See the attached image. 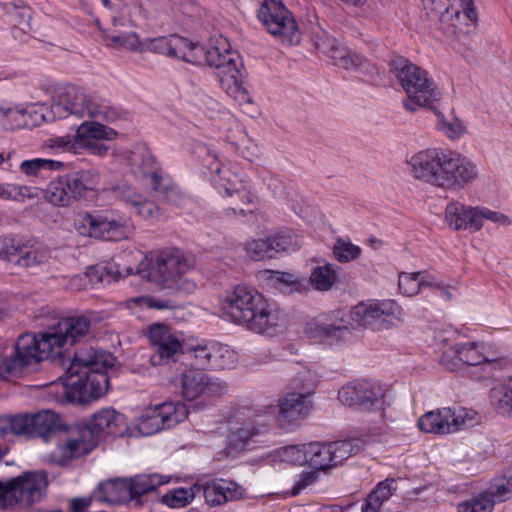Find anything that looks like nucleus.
Here are the masks:
<instances>
[{
  "instance_id": "obj_46",
  "label": "nucleus",
  "mask_w": 512,
  "mask_h": 512,
  "mask_svg": "<svg viewBox=\"0 0 512 512\" xmlns=\"http://www.w3.org/2000/svg\"><path fill=\"white\" fill-rule=\"evenodd\" d=\"M237 360V355L228 345H212V367L215 369H225L233 365Z\"/></svg>"
},
{
  "instance_id": "obj_39",
  "label": "nucleus",
  "mask_w": 512,
  "mask_h": 512,
  "mask_svg": "<svg viewBox=\"0 0 512 512\" xmlns=\"http://www.w3.org/2000/svg\"><path fill=\"white\" fill-rule=\"evenodd\" d=\"M50 250L41 244H34L28 247L23 244L21 254L17 258V265L31 268L46 263L50 258Z\"/></svg>"
},
{
  "instance_id": "obj_27",
  "label": "nucleus",
  "mask_w": 512,
  "mask_h": 512,
  "mask_svg": "<svg viewBox=\"0 0 512 512\" xmlns=\"http://www.w3.org/2000/svg\"><path fill=\"white\" fill-rule=\"evenodd\" d=\"M477 207L451 202L445 210V222L453 230H479Z\"/></svg>"
},
{
  "instance_id": "obj_26",
  "label": "nucleus",
  "mask_w": 512,
  "mask_h": 512,
  "mask_svg": "<svg viewBox=\"0 0 512 512\" xmlns=\"http://www.w3.org/2000/svg\"><path fill=\"white\" fill-rule=\"evenodd\" d=\"M140 165L143 167V175L150 177L153 190L163 195L167 202L178 205L182 199L181 192L176 185L164 183L158 173L154 156L148 152L142 154Z\"/></svg>"
},
{
  "instance_id": "obj_5",
  "label": "nucleus",
  "mask_w": 512,
  "mask_h": 512,
  "mask_svg": "<svg viewBox=\"0 0 512 512\" xmlns=\"http://www.w3.org/2000/svg\"><path fill=\"white\" fill-rule=\"evenodd\" d=\"M205 54V62L216 69L222 88L239 105L251 104L252 97L243 86L242 61L236 51H232L226 38L220 37L216 45L205 49L197 48Z\"/></svg>"
},
{
  "instance_id": "obj_14",
  "label": "nucleus",
  "mask_w": 512,
  "mask_h": 512,
  "mask_svg": "<svg viewBox=\"0 0 512 512\" xmlns=\"http://www.w3.org/2000/svg\"><path fill=\"white\" fill-rule=\"evenodd\" d=\"M308 466L316 471L332 469L352 454L356 453L358 447L351 441L340 440L334 442H310L307 443Z\"/></svg>"
},
{
  "instance_id": "obj_21",
  "label": "nucleus",
  "mask_w": 512,
  "mask_h": 512,
  "mask_svg": "<svg viewBox=\"0 0 512 512\" xmlns=\"http://www.w3.org/2000/svg\"><path fill=\"white\" fill-rule=\"evenodd\" d=\"M35 341L31 334L27 333L18 338L15 345V355L9 359L0 357V378L17 375L23 368L37 364V358L33 354Z\"/></svg>"
},
{
  "instance_id": "obj_54",
  "label": "nucleus",
  "mask_w": 512,
  "mask_h": 512,
  "mask_svg": "<svg viewBox=\"0 0 512 512\" xmlns=\"http://www.w3.org/2000/svg\"><path fill=\"white\" fill-rule=\"evenodd\" d=\"M502 483L491 486L498 502L505 501L512 493V464L506 467L502 475Z\"/></svg>"
},
{
  "instance_id": "obj_30",
  "label": "nucleus",
  "mask_w": 512,
  "mask_h": 512,
  "mask_svg": "<svg viewBox=\"0 0 512 512\" xmlns=\"http://www.w3.org/2000/svg\"><path fill=\"white\" fill-rule=\"evenodd\" d=\"M66 178L75 199L85 197L88 192L95 191L100 182L99 172L95 169L80 170L66 175Z\"/></svg>"
},
{
  "instance_id": "obj_23",
  "label": "nucleus",
  "mask_w": 512,
  "mask_h": 512,
  "mask_svg": "<svg viewBox=\"0 0 512 512\" xmlns=\"http://www.w3.org/2000/svg\"><path fill=\"white\" fill-rule=\"evenodd\" d=\"M188 413V408L183 403L165 402L151 411V414L142 422V426L151 425L154 427V432L160 429H168L184 421Z\"/></svg>"
},
{
  "instance_id": "obj_28",
  "label": "nucleus",
  "mask_w": 512,
  "mask_h": 512,
  "mask_svg": "<svg viewBox=\"0 0 512 512\" xmlns=\"http://www.w3.org/2000/svg\"><path fill=\"white\" fill-rule=\"evenodd\" d=\"M244 494L245 490L241 486L225 480L207 483L203 488L205 501L211 506L241 499Z\"/></svg>"
},
{
  "instance_id": "obj_25",
  "label": "nucleus",
  "mask_w": 512,
  "mask_h": 512,
  "mask_svg": "<svg viewBox=\"0 0 512 512\" xmlns=\"http://www.w3.org/2000/svg\"><path fill=\"white\" fill-rule=\"evenodd\" d=\"M97 445L90 432H85L81 425L71 429L68 438L59 445L64 461L80 458L90 453Z\"/></svg>"
},
{
  "instance_id": "obj_22",
  "label": "nucleus",
  "mask_w": 512,
  "mask_h": 512,
  "mask_svg": "<svg viewBox=\"0 0 512 512\" xmlns=\"http://www.w3.org/2000/svg\"><path fill=\"white\" fill-rule=\"evenodd\" d=\"M124 416L113 408H103L94 413L89 421L81 424L85 432H90L95 444L108 435H114L123 424Z\"/></svg>"
},
{
  "instance_id": "obj_31",
  "label": "nucleus",
  "mask_w": 512,
  "mask_h": 512,
  "mask_svg": "<svg viewBox=\"0 0 512 512\" xmlns=\"http://www.w3.org/2000/svg\"><path fill=\"white\" fill-rule=\"evenodd\" d=\"M122 199L127 204L135 208L136 213L146 220H154L160 218L159 207L153 201L147 199L142 194L125 188L122 191Z\"/></svg>"
},
{
  "instance_id": "obj_9",
  "label": "nucleus",
  "mask_w": 512,
  "mask_h": 512,
  "mask_svg": "<svg viewBox=\"0 0 512 512\" xmlns=\"http://www.w3.org/2000/svg\"><path fill=\"white\" fill-rule=\"evenodd\" d=\"M47 486L45 471H27L6 482L0 481V509L30 507L43 499Z\"/></svg>"
},
{
  "instance_id": "obj_40",
  "label": "nucleus",
  "mask_w": 512,
  "mask_h": 512,
  "mask_svg": "<svg viewBox=\"0 0 512 512\" xmlns=\"http://www.w3.org/2000/svg\"><path fill=\"white\" fill-rule=\"evenodd\" d=\"M490 400L499 413L512 418V378L507 383L494 386L490 391Z\"/></svg>"
},
{
  "instance_id": "obj_64",
  "label": "nucleus",
  "mask_w": 512,
  "mask_h": 512,
  "mask_svg": "<svg viewBox=\"0 0 512 512\" xmlns=\"http://www.w3.org/2000/svg\"><path fill=\"white\" fill-rule=\"evenodd\" d=\"M376 496L369 494L365 505L362 507V512H379L382 504L378 501Z\"/></svg>"
},
{
  "instance_id": "obj_60",
  "label": "nucleus",
  "mask_w": 512,
  "mask_h": 512,
  "mask_svg": "<svg viewBox=\"0 0 512 512\" xmlns=\"http://www.w3.org/2000/svg\"><path fill=\"white\" fill-rule=\"evenodd\" d=\"M45 147L51 149L72 150L75 148V143L69 136H61L46 140Z\"/></svg>"
},
{
  "instance_id": "obj_35",
  "label": "nucleus",
  "mask_w": 512,
  "mask_h": 512,
  "mask_svg": "<svg viewBox=\"0 0 512 512\" xmlns=\"http://www.w3.org/2000/svg\"><path fill=\"white\" fill-rule=\"evenodd\" d=\"M116 136V132L97 122L85 121L77 129L75 141L81 143L93 140H111Z\"/></svg>"
},
{
  "instance_id": "obj_47",
  "label": "nucleus",
  "mask_w": 512,
  "mask_h": 512,
  "mask_svg": "<svg viewBox=\"0 0 512 512\" xmlns=\"http://www.w3.org/2000/svg\"><path fill=\"white\" fill-rule=\"evenodd\" d=\"M23 244L10 236L0 237V259L17 264Z\"/></svg>"
},
{
  "instance_id": "obj_50",
  "label": "nucleus",
  "mask_w": 512,
  "mask_h": 512,
  "mask_svg": "<svg viewBox=\"0 0 512 512\" xmlns=\"http://www.w3.org/2000/svg\"><path fill=\"white\" fill-rule=\"evenodd\" d=\"M438 117L437 128L443 132L447 137L455 139L460 137L464 132V127L460 120L453 118L448 120L444 115L437 110H434Z\"/></svg>"
},
{
  "instance_id": "obj_16",
  "label": "nucleus",
  "mask_w": 512,
  "mask_h": 512,
  "mask_svg": "<svg viewBox=\"0 0 512 512\" xmlns=\"http://www.w3.org/2000/svg\"><path fill=\"white\" fill-rule=\"evenodd\" d=\"M339 400L349 407L362 411L383 409L384 391L382 387L370 381H356L343 386L338 392Z\"/></svg>"
},
{
  "instance_id": "obj_1",
  "label": "nucleus",
  "mask_w": 512,
  "mask_h": 512,
  "mask_svg": "<svg viewBox=\"0 0 512 512\" xmlns=\"http://www.w3.org/2000/svg\"><path fill=\"white\" fill-rule=\"evenodd\" d=\"M90 328V318L81 315L62 319L38 335L31 334L35 341L32 352L37 363L51 358L64 366L65 374L60 379L63 381V397L69 403L87 404L96 400L106 394L110 384L107 371L115 363L112 353L90 347L77 351L72 360L62 359L61 348L88 335Z\"/></svg>"
},
{
  "instance_id": "obj_55",
  "label": "nucleus",
  "mask_w": 512,
  "mask_h": 512,
  "mask_svg": "<svg viewBox=\"0 0 512 512\" xmlns=\"http://www.w3.org/2000/svg\"><path fill=\"white\" fill-rule=\"evenodd\" d=\"M396 491V480L392 478L385 479L377 484V486L371 491V495L376 496L380 504L388 500Z\"/></svg>"
},
{
  "instance_id": "obj_59",
  "label": "nucleus",
  "mask_w": 512,
  "mask_h": 512,
  "mask_svg": "<svg viewBox=\"0 0 512 512\" xmlns=\"http://www.w3.org/2000/svg\"><path fill=\"white\" fill-rule=\"evenodd\" d=\"M131 301L137 305L146 306L150 309L161 310V309H166V308L171 307L169 301H163V300H159L154 297H148V296L137 297V298L132 299Z\"/></svg>"
},
{
  "instance_id": "obj_63",
  "label": "nucleus",
  "mask_w": 512,
  "mask_h": 512,
  "mask_svg": "<svg viewBox=\"0 0 512 512\" xmlns=\"http://www.w3.org/2000/svg\"><path fill=\"white\" fill-rule=\"evenodd\" d=\"M81 145L87 147L95 155H105L108 151V146L100 142V140H91L89 142L81 143Z\"/></svg>"
},
{
  "instance_id": "obj_61",
  "label": "nucleus",
  "mask_w": 512,
  "mask_h": 512,
  "mask_svg": "<svg viewBox=\"0 0 512 512\" xmlns=\"http://www.w3.org/2000/svg\"><path fill=\"white\" fill-rule=\"evenodd\" d=\"M20 169L26 175L36 176L43 170V161L41 158L23 161L20 165Z\"/></svg>"
},
{
  "instance_id": "obj_43",
  "label": "nucleus",
  "mask_w": 512,
  "mask_h": 512,
  "mask_svg": "<svg viewBox=\"0 0 512 512\" xmlns=\"http://www.w3.org/2000/svg\"><path fill=\"white\" fill-rule=\"evenodd\" d=\"M7 15L10 23L13 25L14 33L17 31L26 33L30 28L31 10L23 5L21 1L11 3L7 7ZM14 37H18V35L14 34Z\"/></svg>"
},
{
  "instance_id": "obj_17",
  "label": "nucleus",
  "mask_w": 512,
  "mask_h": 512,
  "mask_svg": "<svg viewBox=\"0 0 512 512\" xmlns=\"http://www.w3.org/2000/svg\"><path fill=\"white\" fill-rule=\"evenodd\" d=\"M149 339L154 348V353L150 358L153 366L176 362L181 358L183 353L182 343L168 326L163 324L151 325Z\"/></svg>"
},
{
  "instance_id": "obj_13",
  "label": "nucleus",
  "mask_w": 512,
  "mask_h": 512,
  "mask_svg": "<svg viewBox=\"0 0 512 512\" xmlns=\"http://www.w3.org/2000/svg\"><path fill=\"white\" fill-rule=\"evenodd\" d=\"M127 217L109 212L105 214H78L74 219V228L82 236L115 241L125 236Z\"/></svg>"
},
{
  "instance_id": "obj_49",
  "label": "nucleus",
  "mask_w": 512,
  "mask_h": 512,
  "mask_svg": "<svg viewBox=\"0 0 512 512\" xmlns=\"http://www.w3.org/2000/svg\"><path fill=\"white\" fill-rule=\"evenodd\" d=\"M240 155L248 161H254L259 158L260 150L258 145L251 140L245 131L240 130V139L232 142Z\"/></svg>"
},
{
  "instance_id": "obj_58",
  "label": "nucleus",
  "mask_w": 512,
  "mask_h": 512,
  "mask_svg": "<svg viewBox=\"0 0 512 512\" xmlns=\"http://www.w3.org/2000/svg\"><path fill=\"white\" fill-rule=\"evenodd\" d=\"M190 45L186 49H183L179 54L178 58L183 59L186 62H190L193 64H200L202 59L205 60V54H201L197 51V48H203L202 46L196 45L192 42H189Z\"/></svg>"
},
{
  "instance_id": "obj_6",
  "label": "nucleus",
  "mask_w": 512,
  "mask_h": 512,
  "mask_svg": "<svg viewBox=\"0 0 512 512\" xmlns=\"http://www.w3.org/2000/svg\"><path fill=\"white\" fill-rule=\"evenodd\" d=\"M191 265L179 251H164L146 255L140 262L137 273L164 289L192 291L195 283L187 278Z\"/></svg>"
},
{
  "instance_id": "obj_44",
  "label": "nucleus",
  "mask_w": 512,
  "mask_h": 512,
  "mask_svg": "<svg viewBox=\"0 0 512 512\" xmlns=\"http://www.w3.org/2000/svg\"><path fill=\"white\" fill-rule=\"evenodd\" d=\"M189 41L180 36L171 38H158L152 42V47L156 52L167 55L171 58H178L183 49L188 47Z\"/></svg>"
},
{
  "instance_id": "obj_12",
  "label": "nucleus",
  "mask_w": 512,
  "mask_h": 512,
  "mask_svg": "<svg viewBox=\"0 0 512 512\" xmlns=\"http://www.w3.org/2000/svg\"><path fill=\"white\" fill-rule=\"evenodd\" d=\"M402 308L393 300L376 303L361 302L350 311V318L358 326L373 331L387 330L402 321Z\"/></svg>"
},
{
  "instance_id": "obj_36",
  "label": "nucleus",
  "mask_w": 512,
  "mask_h": 512,
  "mask_svg": "<svg viewBox=\"0 0 512 512\" xmlns=\"http://www.w3.org/2000/svg\"><path fill=\"white\" fill-rule=\"evenodd\" d=\"M220 187L230 197L236 194L244 203L255 204L256 196L250 191V181L240 178L237 174H232V178L221 177Z\"/></svg>"
},
{
  "instance_id": "obj_3",
  "label": "nucleus",
  "mask_w": 512,
  "mask_h": 512,
  "mask_svg": "<svg viewBox=\"0 0 512 512\" xmlns=\"http://www.w3.org/2000/svg\"><path fill=\"white\" fill-rule=\"evenodd\" d=\"M226 318L248 330L268 336L276 335L285 326V317L271 311L263 296L245 285H238L222 302Z\"/></svg>"
},
{
  "instance_id": "obj_24",
  "label": "nucleus",
  "mask_w": 512,
  "mask_h": 512,
  "mask_svg": "<svg viewBox=\"0 0 512 512\" xmlns=\"http://www.w3.org/2000/svg\"><path fill=\"white\" fill-rule=\"evenodd\" d=\"M312 409L309 394L288 393L279 399L278 420L282 426L303 419Z\"/></svg>"
},
{
  "instance_id": "obj_32",
  "label": "nucleus",
  "mask_w": 512,
  "mask_h": 512,
  "mask_svg": "<svg viewBox=\"0 0 512 512\" xmlns=\"http://www.w3.org/2000/svg\"><path fill=\"white\" fill-rule=\"evenodd\" d=\"M317 49L327 54L332 59L334 65L338 67L350 69L358 66L356 60H359V58H354L345 47L338 45L333 39H323L317 43Z\"/></svg>"
},
{
  "instance_id": "obj_15",
  "label": "nucleus",
  "mask_w": 512,
  "mask_h": 512,
  "mask_svg": "<svg viewBox=\"0 0 512 512\" xmlns=\"http://www.w3.org/2000/svg\"><path fill=\"white\" fill-rule=\"evenodd\" d=\"M472 420L473 416L469 417L465 408L458 410L443 408L429 411L421 416L418 427L426 433L445 435L467 428L468 425H472Z\"/></svg>"
},
{
  "instance_id": "obj_7",
  "label": "nucleus",
  "mask_w": 512,
  "mask_h": 512,
  "mask_svg": "<svg viewBox=\"0 0 512 512\" xmlns=\"http://www.w3.org/2000/svg\"><path fill=\"white\" fill-rule=\"evenodd\" d=\"M435 340L442 345L439 362L449 371H459L466 366H472L484 373L480 378H488L494 370L502 369L507 364L504 357L485 352L483 345L477 342L449 345L441 332L435 336Z\"/></svg>"
},
{
  "instance_id": "obj_10",
  "label": "nucleus",
  "mask_w": 512,
  "mask_h": 512,
  "mask_svg": "<svg viewBox=\"0 0 512 512\" xmlns=\"http://www.w3.org/2000/svg\"><path fill=\"white\" fill-rule=\"evenodd\" d=\"M59 423V416L51 410L35 414H17L0 419V436L47 438L59 427Z\"/></svg>"
},
{
  "instance_id": "obj_48",
  "label": "nucleus",
  "mask_w": 512,
  "mask_h": 512,
  "mask_svg": "<svg viewBox=\"0 0 512 512\" xmlns=\"http://www.w3.org/2000/svg\"><path fill=\"white\" fill-rule=\"evenodd\" d=\"M259 430L250 427V428H239L236 431L232 432L228 437V445L232 451L238 452L246 448L248 446L251 437L258 435Z\"/></svg>"
},
{
  "instance_id": "obj_18",
  "label": "nucleus",
  "mask_w": 512,
  "mask_h": 512,
  "mask_svg": "<svg viewBox=\"0 0 512 512\" xmlns=\"http://www.w3.org/2000/svg\"><path fill=\"white\" fill-rule=\"evenodd\" d=\"M305 333L315 342H334L350 333V327L342 312L334 310L307 323Z\"/></svg>"
},
{
  "instance_id": "obj_19",
  "label": "nucleus",
  "mask_w": 512,
  "mask_h": 512,
  "mask_svg": "<svg viewBox=\"0 0 512 512\" xmlns=\"http://www.w3.org/2000/svg\"><path fill=\"white\" fill-rule=\"evenodd\" d=\"M296 248L297 242L288 231H279L265 238L253 239L245 245L247 255L254 261L275 258L281 252Z\"/></svg>"
},
{
  "instance_id": "obj_34",
  "label": "nucleus",
  "mask_w": 512,
  "mask_h": 512,
  "mask_svg": "<svg viewBox=\"0 0 512 512\" xmlns=\"http://www.w3.org/2000/svg\"><path fill=\"white\" fill-rule=\"evenodd\" d=\"M338 280L336 267L328 262L315 266L310 273L309 283L317 291H328Z\"/></svg>"
},
{
  "instance_id": "obj_11",
  "label": "nucleus",
  "mask_w": 512,
  "mask_h": 512,
  "mask_svg": "<svg viewBox=\"0 0 512 512\" xmlns=\"http://www.w3.org/2000/svg\"><path fill=\"white\" fill-rule=\"evenodd\" d=\"M258 17L267 31L286 45H297L301 40L298 25L292 13L280 0H265Z\"/></svg>"
},
{
  "instance_id": "obj_57",
  "label": "nucleus",
  "mask_w": 512,
  "mask_h": 512,
  "mask_svg": "<svg viewBox=\"0 0 512 512\" xmlns=\"http://www.w3.org/2000/svg\"><path fill=\"white\" fill-rule=\"evenodd\" d=\"M318 476L319 475L316 470L303 472L302 474H300L299 479L291 489V495H298L303 489L314 484L317 481Z\"/></svg>"
},
{
  "instance_id": "obj_2",
  "label": "nucleus",
  "mask_w": 512,
  "mask_h": 512,
  "mask_svg": "<svg viewBox=\"0 0 512 512\" xmlns=\"http://www.w3.org/2000/svg\"><path fill=\"white\" fill-rule=\"evenodd\" d=\"M406 164L415 180L446 191L461 190L478 176L471 161L455 151L441 148L413 153Z\"/></svg>"
},
{
  "instance_id": "obj_51",
  "label": "nucleus",
  "mask_w": 512,
  "mask_h": 512,
  "mask_svg": "<svg viewBox=\"0 0 512 512\" xmlns=\"http://www.w3.org/2000/svg\"><path fill=\"white\" fill-rule=\"evenodd\" d=\"M420 276L421 272L399 274L398 286L403 294L409 297L418 294L421 289Z\"/></svg>"
},
{
  "instance_id": "obj_38",
  "label": "nucleus",
  "mask_w": 512,
  "mask_h": 512,
  "mask_svg": "<svg viewBox=\"0 0 512 512\" xmlns=\"http://www.w3.org/2000/svg\"><path fill=\"white\" fill-rule=\"evenodd\" d=\"M182 362L189 364L192 371H201L212 367V346L198 345L182 353Z\"/></svg>"
},
{
  "instance_id": "obj_53",
  "label": "nucleus",
  "mask_w": 512,
  "mask_h": 512,
  "mask_svg": "<svg viewBox=\"0 0 512 512\" xmlns=\"http://www.w3.org/2000/svg\"><path fill=\"white\" fill-rule=\"evenodd\" d=\"M307 443L302 445H291L282 451L283 460L298 465H308Z\"/></svg>"
},
{
  "instance_id": "obj_45",
  "label": "nucleus",
  "mask_w": 512,
  "mask_h": 512,
  "mask_svg": "<svg viewBox=\"0 0 512 512\" xmlns=\"http://www.w3.org/2000/svg\"><path fill=\"white\" fill-rule=\"evenodd\" d=\"M195 490L200 491V487L176 488L162 496V503L171 508H181L189 504L194 496Z\"/></svg>"
},
{
  "instance_id": "obj_33",
  "label": "nucleus",
  "mask_w": 512,
  "mask_h": 512,
  "mask_svg": "<svg viewBox=\"0 0 512 512\" xmlns=\"http://www.w3.org/2000/svg\"><path fill=\"white\" fill-rule=\"evenodd\" d=\"M44 197L55 206H68L75 200L66 176L51 181L44 190Z\"/></svg>"
},
{
  "instance_id": "obj_62",
  "label": "nucleus",
  "mask_w": 512,
  "mask_h": 512,
  "mask_svg": "<svg viewBox=\"0 0 512 512\" xmlns=\"http://www.w3.org/2000/svg\"><path fill=\"white\" fill-rule=\"evenodd\" d=\"M93 499H95L94 494L90 497H80L72 499L70 502L72 512H86L90 507Z\"/></svg>"
},
{
  "instance_id": "obj_52",
  "label": "nucleus",
  "mask_w": 512,
  "mask_h": 512,
  "mask_svg": "<svg viewBox=\"0 0 512 512\" xmlns=\"http://www.w3.org/2000/svg\"><path fill=\"white\" fill-rule=\"evenodd\" d=\"M361 249L350 242L338 239L333 247L334 257L339 262H349L359 257Z\"/></svg>"
},
{
  "instance_id": "obj_56",
  "label": "nucleus",
  "mask_w": 512,
  "mask_h": 512,
  "mask_svg": "<svg viewBox=\"0 0 512 512\" xmlns=\"http://www.w3.org/2000/svg\"><path fill=\"white\" fill-rule=\"evenodd\" d=\"M477 214H478V223H479V230L483 226V221L485 219L490 220L495 223H501V224H509L510 221L508 217L502 213L492 211L486 208H478L477 207Z\"/></svg>"
},
{
  "instance_id": "obj_8",
  "label": "nucleus",
  "mask_w": 512,
  "mask_h": 512,
  "mask_svg": "<svg viewBox=\"0 0 512 512\" xmlns=\"http://www.w3.org/2000/svg\"><path fill=\"white\" fill-rule=\"evenodd\" d=\"M51 110L58 118L76 115L112 121L116 117L115 111L108 105L99 103L85 89L71 84L56 89Z\"/></svg>"
},
{
  "instance_id": "obj_29",
  "label": "nucleus",
  "mask_w": 512,
  "mask_h": 512,
  "mask_svg": "<svg viewBox=\"0 0 512 512\" xmlns=\"http://www.w3.org/2000/svg\"><path fill=\"white\" fill-rule=\"evenodd\" d=\"M94 497L98 501L112 504L131 501L128 480L114 479L100 483L98 489L94 492Z\"/></svg>"
},
{
  "instance_id": "obj_20",
  "label": "nucleus",
  "mask_w": 512,
  "mask_h": 512,
  "mask_svg": "<svg viewBox=\"0 0 512 512\" xmlns=\"http://www.w3.org/2000/svg\"><path fill=\"white\" fill-rule=\"evenodd\" d=\"M182 396L193 401L201 396H219L226 392L227 386L219 379L211 378L201 371H189L182 374Z\"/></svg>"
},
{
  "instance_id": "obj_41",
  "label": "nucleus",
  "mask_w": 512,
  "mask_h": 512,
  "mask_svg": "<svg viewBox=\"0 0 512 512\" xmlns=\"http://www.w3.org/2000/svg\"><path fill=\"white\" fill-rule=\"evenodd\" d=\"M115 30L106 34L105 40L109 47L116 49H126L129 51H138L141 48V41L135 32L125 33L117 29L116 20H114Z\"/></svg>"
},
{
  "instance_id": "obj_37",
  "label": "nucleus",
  "mask_w": 512,
  "mask_h": 512,
  "mask_svg": "<svg viewBox=\"0 0 512 512\" xmlns=\"http://www.w3.org/2000/svg\"><path fill=\"white\" fill-rule=\"evenodd\" d=\"M127 480L131 500H136L165 483L164 477L157 474L137 475Z\"/></svg>"
},
{
  "instance_id": "obj_42",
  "label": "nucleus",
  "mask_w": 512,
  "mask_h": 512,
  "mask_svg": "<svg viewBox=\"0 0 512 512\" xmlns=\"http://www.w3.org/2000/svg\"><path fill=\"white\" fill-rule=\"evenodd\" d=\"M495 503H499L495 492L490 487L477 497L469 499L458 505V512H492Z\"/></svg>"
},
{
  "instance_id": "obj_4",
  "label": "nucleus",
  "mask_w": 512,
  "mask_h": 512,
  "mask_svg": "<svg viewBox=\"0 0 512 512\" xmlns=\"http://www.w3.org/2000/svg\"><path fill=\"white\" fill-rule=\"evenodd\" d=\"M390 68L406 93L402 103L407 111L434 109L433 104L441 99V92L427 70L403 57L393 59Z\"/></svg>"
}]
</instances>
